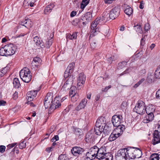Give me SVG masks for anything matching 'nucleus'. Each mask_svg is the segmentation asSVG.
Segmentation results:
<instances>
[{"label": "nucleus", "mask_w": 160, "mask_h": 160, "mask_svg": "<svg viewBox=\"0 0 160 160\" xmlns=\"http://www.w3.org/2000/svg\"><path fill=\"white\" fill-rule=\"evenodd\" d=\"M15 49L12 44H7L0 49V55L6 57L11 56L15 53Z\"/></svg>", "instance_id": "f257e3e1"}, {"label": "nucleus", "mask_w": 160, "mask_h": 160, "mask_svg": "<svg viewBox=\"0 0 160 160\" xmlns=\"http://www.w3.org/2000/svg\"><path fill=\"white\" fill-rule=\"evenodd\" d=\"M127 153L128 156L129 157L130 160H133L135 158H138L141 157L142 152L138 148H132L128 147L127 148Z\"/></svg>", "instance_id": "f03ea898"}, {"label": "nucleus", "mask_w": 160, "mask_h": 160, "mask_svg": "<svg viewBox=\"0 0 160 160\" xmlns=\"http://www.w3.org/2000/svg\"><path fill=\"white\" fill-rule=\"evenodd\" d=\"M30 72L29 69L27 68H24L20 71L19 72L20 77L24 82L28 83L31 81L32 76Z\"/></svg>", "instance_id": "7ed1b4c3"}, {"label": "nucleus", "mask_w": 160, "mask_h": 160, "mask_svg": "<svg viewBox=\"0 0 160 160\" xmlns=\"http://www.w3.org/2000/svg\"><path fill=\"white\" fill-rule=\"evenodd\" d=\"M147 110L145 108V103L142 101L139 100L138 102L134 108L133 109L134 112L140 114H143Z\"/></svg>", "instance_id": "20e7f679"}, {"label": "nucleus", "mask_w": 160, "mask_h": 160, "mask_svg": "<svg viewBox=\"0 0 160 160\" xmlns=\"http://www.w3.org/2000/svg\"><path fill=\"white\" fill-rule=\"evenodd\" d=\"M127 152V148L120 149L116 154V159L117 160H130Z\"/></svg>", "instance_id": "39448f33"}, {"label": "nucleus", "mask_w": 160, "mask_h": 160, "mask_svg": "<svg viewBox=\"0 0 160 160\" xmlns=\"http://www.w3.org/2000/svg\"><path fill=\"white\" fill-rule=\"evenodd\" d=\"M53 93L51 92L48 93L44 99V105L46 109L49 107V111L50 110V107L52 102Z\"/></svg>", "instance_id": "423d86ee"}, {"label": "nucleus", "mask_w": 160, "mask_h": 160, "mask_svg": "<svg viewBox=\"0 0 160 160\" xmlns=\"http://www.w3.org/2000/svg\"><path fill=\"white\" fill-rule=\"evenodd\" d=\"M120 9L119 7L117 6L112 9L109 13V18L113 20L117 18L120 14Z\"/></svg>", "instance_id": "0eeeda50"}, {"label": "nucleus", "mask_w": 160, "mask_h": 160, "mask_svg": "<svg viewBox=\"0 0 160 160\" xmlns=\"http://www.w3.org/2000/svg\"><path fill=\"white\" fill-rule=\"evenodd\" d=\"M85 150L80 147L76 146L72 148L71 151L72 153L74 156L78 157L82 155Z\"/></svg>", "instance_id": "6e6552de"}, {"label": "nucleus", "mask_w": 160, "mask_h": 160, "mask_svg": "<svg viewBox=\"0 0 160 160\" xmlns=\"http://www.w3.org/2000/svg\"><path fill=\"white\" fill-rule=\"evenodd\" d=\"M103 148H99L97 147V154L96 156V159H100L101 160L102 159H104V160H109L108 158L105 157L104 155L105 153L103 152Z\"/></svg>", "instance_id": "1a4fd4ad"}, {"label": "nucleus", "mask_w": 160, "mask_h": 160, "mask_svg": "<svg viewBox=\"0 0 160 160\" xmlns=\"http://www.w3.org/2000/svg\"><path fill=\"white\" fill-rule=\"evenodd\" d=\"M61 105L60 98L59 97H56L52 101V104L50 107V110L59 108L61 107Z\"/></svg>", "instance_id": "9d476101"}, {"label": "nucleus", "mask_w": 160, "mask_h": 160, "mask_svg": "<svg viewBox=\"0 0 160 160\" xmlns=\"http://www.w3.org/2000/svg\"><path fill=\"white\" fill-rule=\"evenodd\" d=\"M122 118L121 115H115L113 116L112 118V122L114 127L118 126L121 124V121Z\"/></svg>", "instance_id": "9b49d317"}, {"label": "nucleus", "mask_w": 160, "mask_h": 160, "mask_svg": "<svg viewBox=\"0 0 160 160\" xmlns=\"http://www.w3.org/2000/svg\"><path fill=\"white\" fill-rule=\"evenodd\" d=\"M86 80V76L83 73H80L77 78V85L78 88L83 87Z\"/></svg>", "instance_id": "f8f14e48"}, {"label": "nucleus", "mask_w": 160, "mask_h": 160, "mask_svg": "<svg viewBox=\"0 0 160 160\" xmlns=\"http://www.w3.org/2000/svg\"><path fill=\"white\" fill-rule=\"evenodd\" d=\"M159 132L158 130L154 131L153 135V139L152 140V143L153 145H155L160 143V135Z\"/></svg>", "instance_id": "ddd939ff"}, {"label": "nucleus", "mask_w": 160, "mask_h": 160, "mask_svg": "<svg viewBox=\"0 0 160 160\" xmlns=\"http://www.w3.org/2000/svg\"><path fill=\"white\" fill-rule=\"evenodd\" d=\"M101 20H102L101 18H98L92 22L91 25V29L92 30V32H95L98 31L99 29L96 28V27L97 25L99 23Z\"/></svg>", "instance_id": "4468645a"}, {"label": "nucleus", "mask_w": 160, "mask_h": 160, "mask_svg": "<svg viewBox=\"0 0 160 160\" xmlns=\"http://www.w3.org/2000/svg\"><path fill=\"white\" fill-rule=\"evenodd\" d=\"M95 138L94 134L89 131L86 135L85 141L87 143H92L95 141Z\"/></svg>", "instance_id": "2eb2a0df"}, {"label": "nucleus", "mask_w": 160, "mask_h": 160, "mask_svg": "<svg viewBox=\"0 0 160 160\" xmlns=\"http://www.w3.org/2000/svg\"><path fill=\"white\" fill-rule=\"evenodd\" d=\"M106 122L105 118L103 117H100L98 118L96 123V126H98L101 128H103V126L106 124Z\"/></svg>", "instance_id": "dca6fc26"}, {"label": "nucleus", "mask_w": 160, "mask_h": 160, "mask_svg": "<svg viewBox=\"0 0 160 160\" xmlns=\"http://www.w3.org/2000/svg\"><path fill=\"white\" fill-rule=\"evenodd\" d=\"M97 146H94L92 147L90 149L89 151L87 152L86 155L90 157H95L93 159L96 158V156L97 154Z\"/></svg>", "instance_id": "f3484780"}, {"label": "nucleus", "mask_w": 160, "mask_h": 160, "mask_svg": "<svg viewBox=\"0 0 160 160\" xmlns=\"http://www.w3.org/2000/svg\"><path fill=\"white\" fill-rule=\"evenodd\" d=\"M102 132L103 135H102V137H105L106 135H108L112 131V128L109 125H105L103 126Z\"/></svg>", "instance_id": "a211bd4d"}, {"label": "nucleus", "mask_w": 160, "mask_h": 160, "mask_svg": "<svg viewBox=\"0 0 160 160\" xmlns=\"http://www.w3.org/2000/svg\"><path fill=\"white\" fill-rule=\"evenodd\" d=\"M115 131H113L110 134L109 138H108V140L110 142L116 140L118 137L121 135L122 133L118 132L117 133L114 132Z\"/></svg>", "instance_id": "6ab92c4d"}, {"label": "nucleus", "mask_w": 160, "mask_h": 160, "mask_svg": "<svg viewBox=\"0 0 160 160\" xmlns=\"http://www.w3.org/2000/svg\"><path fill=\"white\" fill-rule=\"evenodd\" d=\"M54 5L53 4H50L45 7L44 11V14H48L50 13L53 8Z\"/></svg>", "instance_id": "aec40b11"}, {"label": "nucleus", "mask_w": 160, "mask_h": 160, "mask_svg": "<svg viewBox=\"0 0 160 160\" xmlns=\"http://www.w3.org/2000/svg\"><path fill=\"white\" fill-rule=\"evenodd\" d=\"M78 32H73L72 35L70 33L66 34V38L67 40L76 39L77 38Z\"/></svg>", "instance_id": "412c9836"}, {"label": "nucleus", "mask_w": 160, "mask_h": 160, "mask_svg": "<svg viewBox=\"0 0 160 160\" xmlns=\"http://www.w3.org/2000/svg\"><path fill=\"white\" fill-rule=\"evenodd\" d=\"M72 128H73V132L76 135L80 136L83 134V132L81 129L74 126H73Z\"/></svg>", "instance_id": "4be33fe9"}, {"label": "nucleus", "mask_w": 160, "mask_h": 160, "mask_svg": "<svg viewBox=\"0 0 160 160\" xmlns=\"http://www.w3.org/2000/svg\"><path fill=\"white\" fill-rule=\"evenodd\" d=\"M150 108H149L146 111V113L148 114V116H146L145 118H148V121H152L154 118L153 114L152 112H149V110L150 109Z\"/></svg>", "instance_id": "5701e85b"}, {"label": "nucleus", "mask_w": 160, "mask_h": 160, "mask_svg": "<svg viewBox=\"0 0 160 160\" xmlns=\"http://www.w3.org/2000/svg\"><path fill=\"white\" fill-rule=\"evenodd\" d=\"M155 76H153L152 72H149L148 73V75L147 78V81L148 83H151L154 82L155 80Z\"/></svg>", "instance_id": "b1692460"}, {"label": "nucleus", "mask_w": 160, "mask_h": 160, "mask_svg": "<svg viewBox=\"0 0 160 160\" xmlns=\"http://www.w3.org/2000/svg\"><path fill=\"white\" fill-rule=\"evenodd\" d=\"M116 127V128L114 129L115 131L121 133L124 131L125 128V126L122 124L120 125V124Z\"/></svg>", "instance_id": "393cba45"}, {"label": "nucleus", "mask_w": 160, "mask_h": 160, "mask_svg": "<svg viewBox=\"0 0 160 160\" xmlns=\"http://www.w3.org/2000/svg\"><path fill=\"white\" fill-rule=\"evenodd\" d=\"M133 10L132 8L129 6L126 7L124 11V12L129 16L132 13Z\"/></svg>", "instance_id": "a878e982"}, {"label": "nucleus", "mask_w": 160, "mask_h": 160, "mask_svg": "<svg viewBox=\"0 0 160 160\" xmlns=\"http://www.w3.org/2000/svg\"><path fill=\"white\" fill-rule=\"evenodd\" d=\"M13 83L14 87L17 88H18L20 86L19 81L18 79L17 78H14L13 81Z\"/></svg>", "instance_id": "bb28decb"}, {"label": "nucleus", "mask_w": 160, "mask_h": 160, "mask_svg": "<svg viewBox=\"0 0 160 160\" xmlns=\"http://www.w3.org/2000/svg\"><path fill=\"white\" fill-rule=\"evenodd\" d=\"M102 128L95 126L94 128V131L95 133L97 135H100L102 132Z\"/></svg>", "instance_id": "cd10ccee"}, {"label": "nucleus", "mask_w": 160, "mask_h": 160, "mask_svg": "<svg viewBox=\"0 0 160 160\" xmlns=\"http://www.w3.org/2000/svg\"><path fill=\"white\" fill-rule=\"evenodd\" d=\"M134 29L138 33H142V32L141 26L139 24H137L136 25H134Z\"/></svg>", "instance_id": "c85d7f7f"}, {"label": "nucleus", "mask_w": 160, "mask_h": 160, "mask_svg": "<svg viewBox=\"0 0 160 160\" xmlns=\"http://www.w3.org/2000/svg\"><path fill=\"white\" fill-rule=\"evenodd\" d=\"M79 19L80 20H81V22H82V27H85L89 22L88 20H87L86 17H85L84 15L82 16Z\"/></svg>", "instance_id": "c756f323"}, {"label": "nucleus", "mask_w": 160, "mask_h": 160, "mask_svg": "<svg viewBox=\"0 0 160 160\" xmlns=\"http://www.w3.org/2000/svg\"><path fill=\"white\" fill-rule=\"evenodd\" d=\"M150 159L151 160H160L159 154L156 153L152 154L150 157Z\"/></svg>", "instance_id": "7c9ffc66"}, {"label": "nucleus", "mask_w": 160, "mask_h": 160, "mask_svg": "<svg viewBox=\"0 0 160 160\" xmlns=\"http://www.w3.org/2000/svg\"><path fill=\"white\" fill-rule=\"evenodd\" d=\"M25 26L27 28H31L32 26V23L31 20L29 19H25Z\"/></svg>", "instance_id": "2f4dec72"}, {"label": "nucleus", "mask_w": 160, "mask_h": 160, "mask_svg": "<svg viewBox=\"0 0 160 160\" xmlns=\"http://www.w3.org/2000/svg\"><path fill=\"white\" fill-rule=\"evenodd\" d=\"M77 88L74 86H72L70 88V90L69 91L70 95H75L77 94Z\"/></svg>", "instance_id": "473e14b6"}, {"label": "nucleus", "mask_w": 160, "mask_h": 160, "mask_svg": "<svg viewBox=\"0 0 160 160\" xmlns=\"http://www.w3.org/2000/svg\"><path fill=\"white\" fill-rule=\"evenodd\" d=\"M74 65L75 63L73 62L69 64L66 69V70L68 71H69V72L72 73L74 70Z\"/></svg>", "instance_id": "72a5a7b5"}, {"label": "nucleus", "mask_w": 160, "mask_h": 160, "mask_svg": "<svg viewBox=\"0 0 160 160\" xmlns=\"http://www.w3.org/2000/svg\"><path fill=\"white\" fill-rule=\"evenodd\" d=\"M89 0H82L81 4V8L83 9L88 4Z\"/></svg>", "instance_id": "f704fd0d"}, {"label": "nucleus", "mask_w": 160, "mask_h": 160, "mask_svg": "<svg viewBox=\"0 0 160 160\" xmlns=\"http://www.w3.org/2000/svg\"><path fill=\"white\" fill-rule=\"evenodd\" d=\"M84 15L86 17L88 22H90L92 18V13L90 12H87L85 14H84Z\"/></svg>", "instance_id": "c9c22d12"}, {"label": "nucleus", "mask_w": 160, "mask_h": 160, "mask_svg": "<svg viewBox=\"0 0 160 160\" xmlns=\"http://www.w3.org/2000/svg\"><path fill=\"white\" fill-rule=\"evenodd\" d=\"M41 61V59L39 58L36 57L33 58V60L32 62V64L33 65H35L34 64V62L40 64Z\"/></svg>", "instance_id": "e433bc0d"}, {"label": "nucleus", "mask_w": 160, "mask_h": 160, "mask_svg": "<svg viewBox=\"0 0 160 160\" xmlns=\"http://www.w3.org/2000/svg\"><path fill=\"white\" fill-rule=\"evenodd\" d=\"M58 160H69V159L66 154H61L60 155L58 158Z\"/></svg>", "instance_id": "4c0bfd02"}, {"label": "nucleus", "mask_w": 160, "mask_h": 160, "mask_svg": "<svg viewBox=\"0 0 160 160\" xmlns=\"http://www.w3.org/2000/svg\"><path fill=\"white\" fill-rule=\"evenodd\" d=\"M8 67H6L3 68L1 71H0V77H2L5 74L8 70Z\"/></svg>", "instance_id": "58836bf2"}, {"label": "nucleus", "mask_w": 160, "mask_h": 160, "mask_svg": "<svg viewBox=\"0 0 160 160\" xmlns=\"http://www.w3.org/2000/svg\"><path fill=\"white\" fill-rule=\"evenodd\" d=\"M74 79V78H73V76H70L66 82L69 84V85H70L72 86L73 84Z\"/></svg>", "instance_id": "ea45409f"}, {"label": "nucleus", "mask_w": 160, "mask_h": 160, "mask_svg": "<svg viewBox=\"0 0 160 160\" xmlns=\"http://www.w3.org/2000/svg\"><path fill=\"white\" fill-rule=\"evenodd\" d=\"M127 62L123 61L121 62H119L118 64V68L119 69H122L123 68L127 65Z\"/></svg>", "instance_id": "a19ab883"}, {"label": "nucleus", "mask_w": 160, "mask_h": 160, "mask_svg": "<svg viewBox=\"0 0 160 160\" xmlns=\"http://www.w3.org/2000/svg\"><path fill=\"white\" fill-rule=\"evenodd\" d=\"M53 40L52 38L46 42L45 46L47 48H49L52 45Z\"/></svg>", "instance_id": "79ce46f5"}, {"label": "nucleus", "mask_w": 160, "mask_h": 160, "mask_svg": "<svg viewBox=\"0 0 160 160\" xmlns=\"http://www.w3.org/2000/svg\"><path fill=\"white\" fill-rule=\"evenodd\" d=\"M27 99L28 100V102H30L33 100V99L35 98L32 95V94H31L28 92L27 94Z\"/></svg>", "instance_id": "37998d69"}, {"label": "nucleus", "mask_w": 160, "mask_h": 160, "mask_svg": "<svg viewBox=\"0 0 160 160\" xmlns=\"http://www.w3.org/2000/svg\"><path fill=\"white\" fill-rule=\"evenodd\" d=\"M102 17L104 20L106 19V20H109L110 19L109 18V13L107 12L106 11H105L103 13Z\"/></svg>", "instance_id": "c03bdc74"}, {"label": "nucleus", "mask_w": 160, "mask_h": 160, "mask_svg": "<svg viewBox=\"0 0 160 160\" xmlns=\"http://www.w3.org/2000/svg\"><path fill=\"white\" fill-rule=\"evenodd\" d=\"M102 17L104 20L106 19V20H109L110 19L109 18V13L107 12L106 11H105L103 13Z\"/></svg>", "instance_id": "a18cd8bd"}, {"label": "nucleus", "mask_w": 160, "mask_h": 160, "mask_svg": "<svg viewBox=\"0 0 160 160\" xmlns=\"http://www.w3.org/2000/svg\"><path fill=\"white\" fill-rule=\"evenodd\" d=\"M154 76L155 78L158 79L160 78V70L158 68H157L155 70L154 73Z\"/></svg>", "instance_id": "49530a36"}, {"label": "nucleus", "mask_w": 160, "mask_h": 160, "mask_svg": "<svg viewBox=\"0 0 160 160\" xmlns=\"http://www.w3.org/2000/svg\"><path fill=\"white\" fill-rule=\"evenodd\" d=\"M80 22H81V20H80L79 18H76L74 19L72 22V24L73 25L75 26H77L78 23Z\"/></svg>", "instance_id": "de8ad7c7"}, {"label": "nucleus", "mask_w": 160, "mask_h": 160, "mask_svg": "<svg viewBox=\"0 0 160 160\" xmlns=\"http://www.w3.org/2000/svg\"><path fill=\"white\" fill-rule=\"evenodd\" d=\"M78 98V94L73 95L71 98V100L73 102L76 101Z\"/></svg>", "instance_id": "09e8293b"}, {"label": "nucleus", "mask_w": 160, "mask_h": 160, "mask_svg": "<svg viewBox=\"0 0 160 160\" xmlns=\"http://www.w3.org/2000/svg\"><path fill=\"white\" fill-rule=\"evenodd\" d=\"M87 103V100L85 98H84L82 100L79 104L82 108H84Z\"/></svg>", "instance_id": "8fccbe9b"}, {"label": "nucleus", "mask_w": 160, "mask_h": 160, "mask_svg": "<svg viewBox=\"0 0 160 160\" xmlns=\"http://www.w3.org/2000/svg\"><path fill=\"white\" fill-rule=\"evenodd\" d=\"M40 89L38 90L31 91L30 92H28L31 94H32V96L34 97H36V96L37 95V92Z\"/></svg>", "instance_id": "3c124183"}, {"label": "nucleus", "mask_w": 160, "mask_h": 160, "mask_svg": "<svg viewBox=\"0 0 160 160\" xmlns=\"http://www.w3.org/2000/svg\"><path fill=\"white\" fill-rule=\"evenodd\" d=\"M72 73V72H69V71L66 70L64 75V78H67L68 77H70V76H71V74Z\"/></svg>", "instance_id": "603ef678"}, {"label": "nucleus", "mask_w": 160, "mask_h": 160, "mask_svg": "<svg viewBox=\"0 0 160 160\" xmlns=\"http://www.w3.org/2000/svg\"><path fill=\"white\" fill-rule=\"evenodd\" d=\"M71 85H69L66 82L64 83L62 86V88L63 89H68L70 88L71 87Z\"/></svg>", "instance_id": "864d4df0"}, {"label": "nucleus", "mask_w": 160, "mask_h": 160, "mask_svg": "<svg viewBox=\"0 0 160 160\" xmlns=\"http://www.w3.org/2000/svg\"><path fill=\"white\" fill-rule=\"evenodd\" d=\"M26 147V142L24 141H23L21 142L19 145V148L20 149H22L23 148H25Z\"/></svg>", "instance_id": "5fc2aeb1"}, {"label": "nucleus", "mask_w": 160, "mask_h": 160, "mask_svg": "<svg viewBox=\"0 0 160 160\" xmlns=\"http://www.w3.org/2000/svg\"><path fill=\"white\" fill-rule=\"evenodd\" d=\"M33 41L37 46L38 45L39 43L40 42V40L38 36H36L34 38Z\"/></svg>", "instance_id": "6e6d98bb"}, {"label": "nucleus", "mask_w": 160, "mask_h": 160, "mask_svg": "<svg viewBox=\"0 0 160 160\" xmlns=\"http://www.w3.org/2000/svg\"><path fill=\"white\" fill-rule=\"evenodd\" d=\"M17 144L16 143H14L11 144H9L7 146V148L6 149V151H7L8 150H9L11 148H12L14 147L15 145Z\"/></svg>", "instance_id": "4d7b16f0"}, {"label": "nucleus", "mask_w": 160, "mask_h": 160, "mask_svg": "<svg viewBox=\"0 0 160 160\" xmlns=\"http://www.w3.org/2000/svg\"><path fill=\"white\" fill-rule=\"evenodd\" d=\"M150 29V26L149 23H146L144 25V29L146 32H147Z\"/></svg>", "instance_id": "13d9d810"}, {"label": "nucleus", "mask_w": 160, "mask_h": 160, "mask_svg": "<svg viewBox=\"0 0 160 160\" xmlns=\"http://www.w3.org/2000/svg\"><path fill=\"white\" fill-rule=\"evenodd\" d=\"M34 64L35 65H33L32 64V63H31V67L32 69H35L36 68H38L40 67L39 64L37 63L36 62H34Z\"/></svg>", "instance_id": "bf43d9fd"}, {"label": "nucleus", "mask_w": 160, "mask_h": 160, "mask_svg": "<svg viewBox=\"0 0 160 160\" xmlns=\"http://www.w3.org/2000/svg\"><path fill=\"white\" fill-rule=\"evenodd\" d=\"M146 72L145 69H143L139 72V75L142 76L144 75Z\"/></svg>", "instance_id": "052dcab7"}, {"label": "nucleus", "mask_w": 160, "mask_h": 160, "mask_svg": "<svg viewBox=\"0 0 160 160\" xmlns=\"http://www.w3.org/2000/svg\"><path fill=\"white\" fill-rule=\"evenodd\" d=\"M116 59V58H114V57L113 56L108 58V61L111 64L113 61H115Z\"/></svg>", "instance_id": "680f3d73"}, {"label": "nucleus", "mask_w": 160, "mask_h": 160, "mask_svg": "<svg viewBox=\"0 0 160 160\" xmlns=\"http://www.w3.org/2000/svg\"><path fill=\"white\" fill-rule=\"evenodd\" d=\"M37 46L38 47V48H43L45 47V45L44 44V43L42 42V41H41V42H40Z\"/></svg>", "instance_id": "e2e57ef3"}, {"label": "nucleus", "mask_w": 160, "mask_h": 160, "mask_svg": "<svg viewBox=\"0 0 160 160\" xmlns=\"http://www.w3.org/2000/svg\"><path fill=\"white\" fill-rule=\"evenodd\" d=\"M6 147L4 146L1 145L0 146V152L3 153L5 151Z\"/></svg>", "instance_id": "0e129e2a"}, {"label": "nucleus", "mask_w": 160, "mask_h": 160, "mask_svg": "<svg viewBox=\"0 0 160 160\" xmlns=\"http://www.w3.org/2000/svg\"><path fill=\"white\" fill-rule=\"evenodd\" d=\"M18 92L15 91L13 95L12 98L14 100H16L18 98Z\"/></svg>", "instance_id": "69168bd1"}, {"label": "nucleus", "mask_w": 160, "mask_h": 160, "mask_svg": "<svg viewBox=\"0 0 160 160\" xmlns=\"http://www.w3.org/2000/svg\"><path fill=\"white\" fill-rule=\"evenodd\" d=\"M111 85H109L108 86L104 88H102V91L105 92H107L108 89L111 88Z\"/></svg>", "instance_id": "338daca9"}, {"label": "nucleus", "mask_w": 160, "mask_h": 160, "mask_svg": "<svg viewBox=\"0 0 160 160\" xmlns=\"http://www.w3.org/2000/svg\"><path fill=\"white\" fill-rule=\"evenodd\" d=\"M91 48L93 49L95 48L96 46V42L95 41H93L90 44Z\"/></svg>", "instance_id": "774afa93"}]
</instances>
